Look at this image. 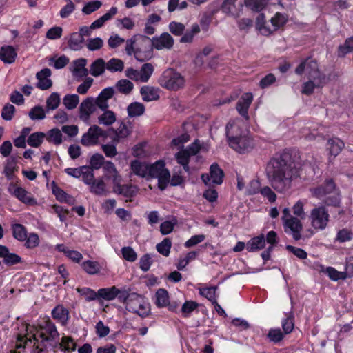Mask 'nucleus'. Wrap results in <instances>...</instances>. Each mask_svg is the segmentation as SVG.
Instances as JSON below:
<instances>
[{
    "mask_svg": "<svg viewBox=\"0 0 353 353\" xmlns=\"http://www.w3.org/2000/svg\"><path fill=\"white\" fill-rule=\"evenodd\" d=\"M267 179L271 187L277 192L289 191L293 182L300 176L297 163L288 152L272 158L265 168Z\"/></svg>",
    "mask_w": 353,
    "mask_h": 353,
    "instance_id": "f257e3e1",
    "label": "nucleus"
},
{
    "mask_svg": "<svg viewBox=\"0 0 353 353\" xmlns=\"http://www.w3.org/2000/svg\"><path fill=\"white\" fill-rule=\"evenodd\" d=\"M239 127L234 121L226 125L228 141L232 148L239 153L248 152L254 146L253 140L245 133H239Z\"/></svg>",
    "mask_w": 353,
    "mask_h": 353,
    "instance_id": "f03ea898",
    "label": "nucleus"
},
{
    "mask_svg": "<svg viewBox=\"0 0 353 353\" xmlns=\"http://www.w3.org/2000/svg\"><path fill=\"white\" fill-rule=\"evenodd\" d=\"M59 334L55 325L49 319L39 325V328L33 335L34 341H41L42 343H48L51 347L57 346Z\"/></svg>",
    "mask_w": 353,
    "mask_h": 353,
    "instance_id": "7ed1b4c3",
    "label": "nucleus"
},
{
    "mask_svg": "<svg viewBox=\"0 0 353 353\" xmlns=\"http://www.w3.org/2000/svg\"><path fill=\"white\" fill-rule=\"evenodd\" d=\"M139 40L147 48V55L145 58L152 57V50L153 47L157 50L163 48L170 49L174 45V39L167 32L161 34L159 37H154L150 39L148 37L139 35Z\"/></svg>",
    "mask_w": 353,
    "mask_h": 353,
    "instance_id": "20e7f679",
    "label": "nucleus"
},
{
    "mask_svg": "<svg viewBox=\"0 0 353 353\" xmlns=\"http://www.w3.org/2000/svg\"><path fill=\"white\" fill-rule=\"evenodd\" d=\"M159 85L171 91H177L185 86V79L184 77L173 68L166 69L160 76Z\"/></svg>",
    "mask_w": 353,
    "mask_h": 353,
    "instance_id": "39448f33",
    "label": "nucleus"
},
{
    "mask_svg": "<svg viewBox=\"0 0 353 353\" xmlns=\"http://www.w3.org/2000/svg\"><path fill=\"white\" fill-rule=\"evenodd\" d=\"M158 179V186L160 190H163L168 186L170 174L165 168V163L163 161H157L154 164L148 165V179Z\"/></svg>",
    "mask_w": 353,
    "mask_h": 353,
    "instance_id": "423d86ee",
    "label": "nucleus"
},
{
    "mask_svg": "<svg viewBox=\"0 0 353 353\" xmlns=\"http://www.w3.org/2000/svg\"><path fill=\"white\" fill-rule=\"evenodd\" d=\"M330 214L324 205L315 207L312 209L309 216L311 226L316 230H325L330 221Z\"/></svg>",
    "mask_w": 353,
    "mask_h": 353,
    "instance_id": "0eeeda50",
    "label": "nucleus"
},
{
    "mask_svg": "<svg viewBox=\"0 0 353 353\" xmlns=\"http://www.w3.org/2000/svg\"><path fill=\"white\" fill-rule=\"evenodd\" d=\"M295 73L298 75L305 74L307 79L326 78L325 74L319 70L317 61L311 57L302 60L296 68Z\"/></svg>",
    "mask_w": 353,
    "mask_h": 353,
    "instance_id": "6e6552de",
    "label": "nucleus"
},
{
    "mask_svg": "<svg viewBox=\"0 0 353 353\" xmlns=\"http://www.w3.org/2000/svg\"><path fill=\"white\" fill-rule=\"evenodd\" d=\"M125 308L128 311L136 313L142 318L148 316L150 311L149 303L141 296L134 292L130 294Z\"/></svg>",
    "mask_w": 353,
    "mask_h": 353,
    "instance_id": "1a4fd4ad",
    "label": "nucleus"
},
{
    "mask_svg": "<svg viewBox=\"0 0 353 353\" xmlns=\"http://www.w3.org/2000/svg\"><path fill=\"white\" fill-rule=\"evenodd\" d=\"M140 34L135 35L126 41L125 52L129 56L134 54L135 59L141 62L148 60L149 58H145L147 55V48L139 40L138 37Z\"/></svg>",
    "mask_w": 353,
    "mask_h": 353,
    "instance_id": "9d476101",
    "label": "nucleus"
},
{
    "mask_svg": "<svg viewBox=\"0 0 353 353\" xmlns=\"http://www.w3.org/2000/svg\"><path fill=\"white\" fill-rule=\"evenodd\" d=\"M154 70V65L150 63H143L140 70L128 68L125 71V76L130 79L141 83L148 81Z\"/></svg>",
    "mask_w": 353,
    "mask_h": 353,
    "instance_id": "9b49d317",
    "label": "nucleus"
},
{
    "mask_svg": "<svg viewBox=\"0 0 353 353\" xmlns=\"http://www.w3.org/2000/svg\"><path fill=\"white\" fill-rule=\"evenodd\" d=\"M8 190L11 195L26 205L33 206L37 204V201L32 194L22 187L10 183Z\"/></svg>",
    "mask_w": 353,
    "mask_h": 353,
    "instance_id": "f8f14e48",
    "label": "nucleus"
},
{
    "mask_svg": "<svg viewBox=\"0 0 353 353\" xmlns=\"http://www.w3.org/2000/svg\"><path fill=\"white\" fill-rule=\"evenodd\" d=\"M105 132L98 125H94L89 128L88 132L81 137V143L84 146L97 145L101 137H104Z\"/></svg>",
    "mask_w": 353,
    "mask_h": 353,
    "instance_id": "ddd939ff",
    "label": "nucleus"
},
{
    "mask_svg": "<svg viewBox=\"0 0 353 353\" xmlns=\"http://www.w3.org/2000/svg\"><path fill=\"white\" fill-rule=\"evenodd\" d=\"M224 174L217 163H213L210 168L209 174H203L201 179L206 185H220L223 182Z\"/></svg>",
    "mask_w": 353,
    "mask_h": 353,
    "instance_id": "4468645a",
    "label": "nucleus"
},
{
    "mask_svg": "<svg viewBox=\"0 0 353 353\" xmlns=\"http://www.w3.org/2000/svg\"><path fill=\"white\" fill-rule=\"evenodd\" d=\"M310 192L314 197L321 199L337 190L336 184L332 179H327L325 182L316 188H311Z\"/></svg>",
    "mask_w": 353,
    "mask_h": 353,
    "instance_id": "2eb2a0df",
    "label": "nucleus"
},
{
    "mask_svg": "<svg viewBox=\"0 0 353 353\" xmlns=\"http://www.w3.org/2000/svg\"><path fill=\"white\" fill-rule=\"evenodd\" d=\"M283 223L285 232L290 234L296 241L301 238V232L303 226L297 217L290 218Z\"/></svg>",
    "mask_w": 353,
    "mask_h": 353,
    "instance_id": "dca6fc26",
    "label": "nucleus"
},
{
    "mask_svg": "<svg viewBox=\"0 0 353 353\" xmlns=\"http://www.w3.org/2000/svg\"><path fill=\"white\" fill-rule=\"evenodd\" d=\"M96 110L94 99L88 97L83 100L79 106V118L85 123H88L90 115Z\"/></svg>",
    "mask_w": 353,
    "mask_h": 353,
    "instance_id": "f3484780",
    "label": "nucleus"
},
{
    "mask_svg": "<svg viewBox=\"0 0 353 353\" xmlns=\"http://www.w3.org/2000/svg\"><path fill=\"white\" fill-rule=\"evenodd\" d=\"M253 100L252 94L250 92L244 93L236 104L238 112L246 120L249 119L248 109Z\"/></svg>",
    "mask_w": 353,
    "mask_h": 353,
    "instance_id": "a211bd4d",
    "label": "nucleus"
},
{
    "mask_svg": "<svg viewBox=\"0 0 353 353\" xmlns=\"http://www.w3.org/2000/svg\"><path fill=\"white\" fill-rule=\"evenodd\" d=\"M302 86L301 92L306 95L313 93L315 88L323 87L327 81V78H310Z\"/></svg>",
    "mask_w": 353,
    "mask_h": 353,
    "instance_id": "6ab92c4d",
    "label": "nucleus"
},
{
    "mask_svg": "<svg viewBox=\"0 0 353 353\" xmlns=\"http://www.w3.org/2000/svg\"><path fill=\"white\" fill-rule=\"evenodd\" d=\"M51 70L49 68H44L38 72L36 77L38 79L37 87L42 90H48L52 85V82L50 79Z\"/></svg>",
    "mask_w": 353,
    "mask_h": 353,
    "instance_id": "aec40b11",
    "label": "nucleus"
},
{
    "mask_svg": "<svg viewBox=\"0 0 353 353\" xmlns=\"http://www.w3.org/2000/svg\"><path fill=\"white\" fill-rule=\"evenodd\" d=\"M52 318L62 325H66L70 319L69 310L63 305H57L51 312Z\"/></svg>",
    "mask_w": 353,
    "mask_h": 353,
    "instance_id": "412c9836",
    "label": "nucleus"
},
{
    "mask_svg": "<svg viewBox=\"0 0 353 353\" xmlns=\"http://www.w3.org/2000/svg\"><path fill=\"white\" fill-rule=\"evenodd\" d=\"M0 257L7 265H13L21 261V258L19 255L10 252L8 248L2 245H0Z\"/></svg>",
    "mask_w": 353,
    "mask_h": 353,
    "instance_id": "4be33fe9",
    "label": "nucleus"
},
{
    "mask_svg": "<svg viewBox=\"0 0 353 353\" xmlns=\"http://www.w3.org/2000/svg\"><path fill=\"white\" fill-rule=\"evenodd\" d=\"M87 64V59L80 58L73 61V69L72 70V74L75 77H84L88 74V70L85 68Z\"/></svg>",
    "mask_w": 353,
    "mask_h": 353,
    "instance_id": "5701e85b",
    "label": "nucleus"
},
{
    "mask_svg": "<svg viewBox=\"0 0 353 353\" xmlns=\"http://www.w3.org/2000/svg\"><path fill=\"white\" fill-rule=\"evenodd\" d=\"M110 131L114 134L112 139L114 143L119 142L121 139L128 137L131 133L128 125L124 122H121L117 129L110 128Z\"/></svg>",
    "mask_w": 353,
    "mask_h": 353,
    "instance_id": "b1692460",
    "label": "nucleus"
},
{
    "mask_svg": "<svg viewBox=\"0 0 353 353\" xmlns=\"http://www.w3.org/2000/svg\"><path fill=\"white\" fill-rule=\"evenodd\" d=\"M15 49L10 46H2L0 50V59L6 63H12L17 57Z\"/></svg>",
    "mask_w": 353,
    "mask_h": 353,
    "instance_id": "393cba45",
    "label": "nucleus"
},
{
    "mask_svg": "<svg viewBox=\"0 0 353 353\" xmlns=\"http://www.w3.org/2000/svg\"><path fill=\"white\" fill-rule=\"evenodd\" d=\"M159 88L145 85L141 88L140 93L143 100L149 102L159 99Z\"/></svg>",
    "mask_w": 353,
    "mask_h": 353,
    "instance_id": "a878e982",
    "label": "nucleus"
},
{
    "mask_svg": "<svg viewBox=\"0 0 353 353\" xmlns=\"http://www.w3.org/2000/svg\"><path fill=\"white\" fill-rule=\"evenodd\" d=\"M148 164L134 160L131 162V170L133 173L139 176L148 179Z\"/></svg>",
    "mask_w": 353,
    "mask_h": 353,
    "instance_id": "bb28decb",
    "label": "nucleus"
},
{
    "mask_svg": "<svg viewBox=\"0 0 353 353\" xmlns=\"http://www.w3.org/2000/svg\"><path fill=\"white\" fill-rule=\"evenodd\" d=\"M265 240L263 234L254 237L248 241L246 250L248 252H255L265 247Z\"/></svg>",
    "mask_w": 353,
    "mask_h": 353,
    "instance_id": "cd10ccee",
    "label": "nucleus"
},
{
    "mask_svg": "<svg viewBox=\"0 0 353 353\" xmlns=\"http://www.w3.org/2000/svg\"><path fill=\"white\" fill-rule=\"evenodd\" d=\"M45 137L48 142L56 145L61 144L63 141V137L61 130L57 128L48 131Z\"/></svg>",
    "mask_w": 353,
    "mask_h": 353,
    "instance_id": "c85d7f7f",
    "label": "nucleus"
},
{
    "mask_svg": "<svg viewBox=\"0 0 353 353\" xmlns=\"http://www.w3.org/2000/svg\"><path fill=\"white\" fill-rule=\"evenodd\" d=\"M117 13V8L116 7H112L107 13L91 23V28L97 29L101 28L105 22L112 19Z\"/></svg>",
    "mask_w": 353,
    "mask_h": 353,
    "instance_id": "c756f323",
    "label": "nucleus"
},
{
    "mask_svg": "<svg viewBox=\"0 0 353 353\" xmlns=\"http://www.w3.org/2000/svg\"><path fill=\"white\" fill-rule=\"evenodd\" d=\"M90 191L96 195L106 196L108 191L106 190V185L103 179L94 180L93 182L89 185Z\"/></svg>",
    "mask_w": 353,
    "mask_h": 353,
    "instance_id": "7c9ffc66",
    "label": "nucleus"
},
{
    "mask_svg": "<svg viewBox=\"0 0 353 353\" xmlns=\"http://www.w3.org/2000/svg\"><path fill=\"white\" fill-rule=\"evenodd\" d=\"M327 145L330 154L334 157H336L344 148V143L338 138L329 139Z\"/></svg>",
    "mask_w": 353,
    "mask_h": 353,
    "instance_id": "2f4dec72",
    "label": "nucleus"
},
{
    "mask_svg": "<svg viewBox=\"0 0 353 353\" xmlns=\"http://www.w3.org/2000/svg\"><path fill=\"white\" fill-rule=\"evenodd\" d=\"M119 294V289L115 286L111 288H101L97 292V297L102 298L107 301H112Z\"/></svg>",
    "mask_w": 353,
    "mask_h": 353,
    "instance_id": "473e14b6",
    "label": "nucleus"
},
{
    "mask_svg": "<svg viewBox=\"0 0 353 353\" xmlns=\"http://www.w3.org/2000/svg\"><path fill=\"white\" fill-rule=\"evenodd\" d=\"M105 69L106 63L105 61L99 58L91 64L90 73L94 77H99L104 73Z\"/></svg>",
    "mask_w": 353,
    "mask_h": 353,
    "instance_id": "72a5a7b5",
    "label": "nucleus"
},
{
    "mask_svg": "<svg viewBox=\"0 0 353 353\" xmlns=\"http://www.w3.org/2000/svg\"><path fill=\"white\" fill-rule=\"evenodd\" d=\"M103 111L104 112L98 117V123L106 126L112 125L117 119L115 113L109 110Z\"/></svg>",
    "mask_w": 353,
    "mask_h": 353,
    "instance_id": "f704fd0d",
    "label": "nucleus"
},
{
    "mask_svg": "<svg viewBox=\"0 0 353 353\" xmlns=\"http://www.w3.org/2000/svg\"><path fill=\"white\" fill-rule=\"evenodd\" d=\"M83 41L84 38L81 37V34L75 32L70 34L68 43L71 50L77 51L81 49Z\"/></svg>",
    "mask_w": 353,
    "mask_h": 353,
    "instance_id": "c9c22d12",
    "label": "nucleus"
},
{
    "mask_svg": "<svg viewBox=\"0 0 353 353\" xmlns=\"http://www.w3.org/2000/svg\"><path fill=\"white\" fill-rule=\"evenodd\" d=\"M114 88L121 94H128L133 90L134 85L128 79H121L116 83Z\"/></svg>",
    "mask_w": 353,
    "mask_h": 353,
    "instance_id": "e433bc0d",
    "label": "nucleus"
},
{
    "mask_svg": "<svg viewBox=\"0 0 353 353\" xmlns=\"http://www.w3.org/2000/svg\"><path fill=\"white\" fill-rule=\"evenodd\" d=\"M155 303L159 307H165L169 303L168 292L165 289H159L155 294Z\"/></svg>",
    "mask_w": 353,
    "mask_h": 353,
    "instance_id": "4c0bfd02",
    "label": "nucleus"
},
{
    "mask_svg": "<svg viewBox=\"0 0 353 353\" xmlns=\"http://www.w3.org/2000/svg\"><path fill=\"white\" fill-rule=\"evenodd\" d=\"M106 63V69L111 72H121L124 68V63L117 58L110 59Z\"/></svg>",
    "mask_w": 353,
    "mask_h": 353,
    "instance_id": "58836bf2",
    "label": "nucleus"
},
{
    "mask_svg": "<svg viewBox=\"0 0 353 353\" xmlns=\"http://www.w3.org/2000/svg\"><path fill=\"white\" fill-rule=\"evenodd\" d=\"M323 200L324 206H332L337 208L340 206L341 203V195L339 190H336L332 193V195H327L324 197Z\"/></svg>",
    "mask_w": 353,
    "mask_h": 353,
    "instance_id": "ea45409f",
    "label": "nucleus"
},
{
    "mask_svg": "<svg viewBox=\"0 0 353 353\" xmlns=\"http://www.w3.org/2000/svg\"><path fill=\"white\" fill-rule=\"evenodd\" d=\"M175 157L177 163L183 167L186 172H190V167L188 165L190 156L188 154L187 151L183 150L176 153Z\"/></svg>",
    "mask_w": 353,
    "mask_h": 353,
    "instance_id": "a19ab883",
    "label": "nucleus"
},
{
    "mask_svg": "<svg viewBox=\"0 0 353 353\" xmlns=\"http://www.w3.org/2000/svg\"><path fill=\"white\" fill-rule=\"evenodd\" d=\"M128 115L131 117L142 115L145 111L144 105L139 102L130 103L128 107Z\"/></svg>",
    "mask_w": 353,
    "mask_h": 353,
    "instance_id": "79ce46f5",
    "label": "nucleus"
},
{
    "mask_svg": "<svg viewBox=\"0 0 353 353\" xmlns=\"http://www.w3.org/2000/svg\"><path fill=\"white\" fill-rule=\"evenodd\" d=\"M83 269L89 274H95L100 272L101 266L97 261H85L82 263Z\"/></svg>",
    "mask_w": 353,
    "mask_h": 353,
    "instance_id": "37998d69",
    "label": "nucleus"
},
{
    "mask_svg": "<svg viewBox=\"0 0 353 353\" xmlns=\"http://www.w3.org/2000/svg\"><path fill=\"white\" fill-rule=\"evenodd\" d=\"M244 3L252 10L260 12L266 6L268 0H245Z\"/></svg>",
    "mask_w": 353,
    "mask_h": 353,
    "instance_id": "c03bdc74",
    "label": "nucleus"
},
{
    "mask_svg": "<svg viewBox=\"0 0 353 353\" xmlns=\"http://www.w3.org/2000/svg\"><path fill=\"white\" fill-rule=\"evenodd\" d=\"M12 233L13 236L18 241H24L27 238L26 228L21 224H14L12 225Z\"/></svg>",
    "mask_w": 353,
    "mask_h": 353,
    "instance_id": "a18cd8bd",
    "label": "nucleus"
},
{
    "mask_svg": "<svg viewBox=\"0 0 353 353\" xmlns=\"http://www.w3.org/2000/svg\"><path fill=\"white\" fill-rule=\"evenodd\" d=\"M237 0H224L221 5V10L223 12L230 14L234 17H238L236 13V4Z\"/></svg>",
    "mask_w": 353,
    "mask_h": 353,
    "instance_id": "49530a36",
    "label": "nucleus"
},
{
    "mask_svg": "<svg viewBox=\"0 0 353 353\" xmlns=\"http://www.w3.org/2000/svg\"><path fill=\"white\" fill-rule=\"evenodd\" d=\"M281 325L285 334L291 333L294 327L293 314L290 312L281 321Z\"/></svg>",
    "mask_w": 353,
    "mask_h": 353,
    "instance_id": "de8ad7c7",
    "label": "nucleus"
},
{
    "mask_svg": "<svg viewBox=\"0 0 353 353\" xmlns=\"http://www.w3.org/2000/svg\"><path fill=\"white\" fill-rule=\"evenodd\" d=\"M59 104L60 97L58 93H52L46 100V112L57 109Z\"/></svg>",
    "mask_w": 353,
    "mask_h": 353,
    "instance_id": "09e8293b",
    "label": "nucleus"
},
{
    "mask_svg": "<svg viewBox=\"0 0 353 353\" xmlns=\"http://www.w3.org/2000/svg\"><path fill=\"white\" fill-rule=\"evenodd\" d=\"M287 21V18L285 15L276 12L274 17L271 19L272 32L278 30L279 28L283 26Z\"/></svg>",
    "mask_w": 353,
    "mask_h": 353,
    "instance_id": "8fccbe9b",
    "label": "nucleus"
},
{
    "mask_svg": "<svg viewBox=\"0 0 353 353\" xmlns=\"http://www.w3.org/2000/svg\"><path fill=\"white\" fill-rule=\"evenodd\" d=\"M46 134L43 132H34L29 136L27 143L32 147H38L42 143Z\"/></svg>",
    "mask_w": 353,
    "mask_h": 353,
    "instance_id": "3c124183",
    "label": "nucleus"
},
{
    "mask_svg": "<svg viewBox=\"0 0 353 353\" xmlns=\"http://www.w3.org/2000/svg\"><path fill=\"white\" fill-rule=\"evenodd\" d=\"M79 102L77 94H67L63 98V104L68 110L74 109Z\"/></svg>",
    "mask_w": 353,
    "mask_h": 353,
    "instance_id": "603ef678",
    "label": "nucleus"
},
{
    "mask_svg": "<svg viewBox=\"0 0 353 353\" xmlns=\"http://www.w3.org/2000/svg\"><path fill=\"white\" fill-rule=\"evenodd\" d=\"M113 192L116 194L123 195L127 198L132 197L134 194L131 186L127 185H121V183H119L116 187H113Z\"/></svg>",
    "mask_w": 353,
    "mask_h": 353,
    "instance_id": "864d4df0",
    "label": "nucleus"
},
{
    "mask_svg": "<svg viewBox=\"0 0 353 353\" xmlns=\"http://www.w3.org/2000/svg\"><path fill=\"white\" fill-rule=\"evenodd\" d=\"M172 246L171 241L166 238L161 243H158L156 246L157 250L165 256H168L170 254V250Z\"/></svg>",
    "mask_w": 353,
    "mask_h": 353,
    "instance_id": "5fc2aeb1",
    "label": "nucleus"
},
{
    "mask_svg": "<svg viewBox=\"0 0 353 353\" xmlns=\"http://www.w3.org/2000/svg\"><path fill=\"white\" fill-rule=\"evenodd\" d=\"M57 344H59L60 349L64 352H70L75 350V343L68 336H63L61 339V341L60 343L58 342Z\"/></svg>",
    "mask_w": 353,
    "mask_h": 353,
    "instance_id": "6e6d98bb",
    "label": "nucleus"
},
{
    "mask_svg": "<svg viewBox=\"0 0 353 353\" xmlns=\"http://www.w3.org/2000/svg\"><path fill=\"white\" fill-rule=\"evenodd\" d=\"M200 32L199 26L196 23L192 25L190 31H186L184 35L181 38L180 41L181 43H189L193 39L195 34Z\"/></svg>",
    "mask_w": 353,
    "mask_h": 353,
    "instance_id": "4d7b16f0",
    "label": "nucleus"
},
{
    "mask_svg": "<svg viewBox=\"0 0 353 353\" xmlns=\"http://www.w3.org/2000/svg\"><path fill=\"white\" fill-rule=\"evenodd\" d=\"M76 290L88 301L95 300L97 298V292L89 288H77Z\"/></svg>",
    "mask_w": 353,
    "mask_h": 353,
    "instance_id": "13d9d810",
    "label": "nucleus"
},
{
    "mask_svg": "<svg viewBox=\"0 0 353 353\" xmlns=\"http://www.w3.org/2000/svg\"><path fill=\"white\" fill-rule=\"evenodd\" d=\"M256 26L263 34L268 35L272 32L271 28L265 26V15L263 13L259 14L256 18Z\"/></svg>",
    "mask_w": 353,
    "mask_h": 353,
    "instance_id": "bf43d9fd",
    "label": "nucleus"
},
{
    "mask_svg": "<svg viewBox=\"0 0 353 353\" xmlns=\"http://www.w3.org/2000/svg\"><path fill=\"white\" fill-rule=\"evenodd\" d=\"M324 272L328 275L330 279L333 281L346 279V273L343 272H339L332 267L326 268Z\"/></svg>",
    "mask_w": 353,
    "mask_h": 353,
    "instance_id": "052dcab7",
    "label": "nucleus"
},
{
    "mask_svg": "<svg viewBox=\"0 0 353 353\" xmlns=\"http://www.w3.org/2000/svg\"><path fill=\"white\" fill-rule=\"evenodd\" d=\"M353 52V38L346 39L343 45L339 47L338 55L344 57L346 54Z\"/></svg>",
    "mask_w": 353,
    "mask_h": 353,
    "instance_id": "680f3d73",
    "label": "nucleus"
},
{
    "mask_svg": "<svg viewBox=\"0 0 353 353\" xmlns=\"http://www.w3.org/2000/svg\"><path fill=\"white\" fill-rule=\"evenodd\" d=\"M46 112L42 107L35 106L29 112V117L32 120H42L46 117Z\"/></svg>",
    "mask_w": 353,
    "mask_h": 353,
    "instance_id": "e2e57ef3",
    "label": "nucleus"
},
{
    "mask_svg": "<svg viewBox=\"0 0 353 353\" xmlns=\"http://www.w3.org/2000/svg\"><path fill=\"white\" fill-rule=\"evenodd\" d=\"M216 288L215 287H210V288H204L199 289V294L205 297L212 303H216V300L215 299V292Z\"/></svg>",
    "mask_w": 353,
    "mask_h": 353,
    "instance_id": "0e129e2a",
    "label": "nucleus"
},
{
    "mask_svg": "<svg viewBox=\"0 0 353 353\" xmlns=\"http://www.w3.org/2000/svg\"><path fill=\"white\" fill-rule=\"evenodd\" d=\"M198 303L192 301H185L181 307V312L184 317H188L190 314L198 307Z\"/></svg>",
    "mask_w": 353,
    "mask_h": 353,
    "instance_id": "69168bd1",
    "label": "nucleus"
},
{
    "mask_svg": "<svg viewBox=\"0 0 353 353\" xmlns=\"http://www.w3.org/2000/svg\"><path fill=\"white\" fill-rule=\"evenodd\" d=\"M353 233L347 229L340 230L336 234L335 241L340 243H344L352 240Z\"/></svg>",
    "mask_w": 353,
    "mask_h": 353,
    "instance_id": "338daca9",
    "label": "nucleus"
},
{
    "mask_svg": "<svg viewBox=\"0 0 353 353\" xmlns=\"http://www.w3.org/2000/svg\"><path fill=\"white\" fill-rule=\"evenodd\" d=\"M284 334V332H282L279 328L270 329L268 334V338L272 342L276 343L283 339Z\"/></svg>",
    "mask_w": 353,
    "mask_h": 353,
    "instance_id": "774afa93",
    "label": "nucleus"
}]
</instances>
